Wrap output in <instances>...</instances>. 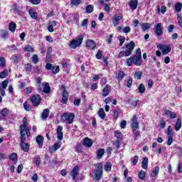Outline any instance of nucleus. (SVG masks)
Instances as JSON below:
<instances>
[{
    "label": "nucleus",
    "instance_id": "obj_11",
    "mask_svg": "<svg viewBox=\"0 0 182 182\" xmlns=\"http://www.w3.org/2000/svg\"><path fill=\"white\" fill-rule=\"evenodd\" d=\"M132 124L131 126L132 127V130L134 132H136L137 129H139V123L137 122V116L134 115L132 119Z\"/></svg>",
    "mask_w": 182,
    "mask_h": 182
},
{
    "label": "nucleus",
    "instance_id": "obj_13",
    "mask_svg": "<svg viewBox=\"0 0 182 182\" xmlns=\"http://www.w3.org/2000/svg\"><path fill=\"white\" fill-rule=\"evenodd\" d=\"M63 130V127L59 125L57 128V139L60 140V141L63 139V132H62Z\"/></svg>",
    "mask_w": 182,
    "mask_h": 182
},
{
    "label": "nucleus",
    "instance_id": "obj_48",
    "mask_svg": "<svg viewBox=\"0 0 182 182\" xmlns=\"http://www.w3.org/2000/svg\"><path fill=\"white\" fill-rule=\"evenodd\" d=\"M24 50L26 52H31L33 53L34 52V49L32 46H31L30 45H27L25 48H24Z\"/></svg>",
    "mask_w": 182,
    "mask_h": 182
},
{
    "label": "nucleus",
    "instance_id": "obj_20",
    "mask_svg": "<svg viewBox=\"0 0 182 182\" xmlns=\"http://www.w3.org/2000/svg\"><path fill=\"white\" fill-rule=\"evenodd\" d=\"M111 87L109 86V85H107L102 90V96L104 97H106L107 96H109V93L110 92Z\"/></svg>",
    "mask_w": 182,
    "mask_h": 182
},
{
    "label": "nucleus",
    "instance_id": "obj_8",
    "mask_svg": "<svg viewBox=\"0 0 182 182\" xmlns=\"http://www.w3.org/2000/svg\"><path fill=\"white\" fill-rule=\"evenodd\" d=\"M154 29L157 36H161V35H163V24L161 23H157L155 26Z\"/></svg>",
    "mask_w": 182,
    "mask_h": 182
},
{
    "label": "nucleus",
    "instance_id": "obj_5",
    "mask_svg": "<svg viewBox=\"0 0 182 182\" xmlns=\"http://www.w3.org/2000/svg\"><path fill=\"white\" fill-rule=\"evenodd\" d=\"M125 56H130L133 50H134V48L136 45L134 44V41H131L129 43L125 44Z\"/></svg>",
    "mask_w": 182,
    "mask_h": 182
},
{
    "label": "nucleus",
    "instance_id": "obj_32",
    "mask_svg": "<svg viewBox=\"0 0 182 182\" xmlns=\"http://www.w3.org/2000/svg\"><path fill=\"white\" fill-rule=\"evenodd\" d=\"M160 171V167L156 166L155 168L153 170L151 173V177H156V176H159V172Z\"/></svg>",
    "mask_w": 182,
    "mask_h": 182
},
{
    "label": "nucleus",
    "instance_id": "obj_2",
    "mask_svg": "<svg viewBox=\"0 0 182 182\" xmlns=\"http://www.w3.org/2000/svg\"><path fill=\"white\" fill-rule=\"evenodd\" d=\"M95 169L90 173V177L95 181H99L103 176V165L100 163H98L95 165Z\"/></svg>",
    "mask_w": 182,
    "mask_h": 182
},
{
    "label": "nucleus",
    "instance_id": "obj_15",
    "mask_svg": "<svg viewBox=\"0 0 182 182\" xmlns=\"http://www.w3.org/2000/svg\"><path fill=\"white\" fill-rule=\"evenodd\" d=\"M72 177H73V180H76V177H77V176H79V166H75L71 173H70Z\"/></svg>",
    "mask_w": 182,
    "mask_h": 182
},
{
    "label": "nucleus",
    "instance_id": "obj_12",
    "mask_svg": "<svg viewBox=\"0 0 182 182\" xmlns=\"http://www.w3.org/2000/svg\"><path fill=\"white\" fill-rule=\"evenodd\" d=\"M28 126H29V123L28 122V118L24 117L23 119V124L20 126V130H26L27 132H29V128H28Z\"/></svg>",
    "mask_w": 182,
    "mask_h": 182
},
{
    "label": "nucleus",
    "instance_id": "obj_39",
    "mask_svg": "<svg viewBox=\"0 0 182 182\" xmlns=\"http://www.w3.org/2000/svg\"><path fill=\"white\" fill-rule=\"evenodd\" d=\"M0 36L1 38H3V39H6V38H8V31L1 30L0 32Z\"/></svg>",
    "mask_w": 182,
    "mask_h": 182
},
{
    "label": "nucleus",
    "instance_id": "obj_34",
    "mask_svg": "<svg viewBox=\"0 0 182 182\" xmlns=\"http://www.w3.org/2000/svg\"><path fill=\"white\" fill-rule=\"evenodd\" d=\"M182 4L180 2H177L175 4V11L178 14L181 12Z\"/></svg>",
    "mask_w": 182,
    "mask_h": 182
},
{
    "label": "nucleus",
    "instance_id": "obj_21",
    "mask_svg": "<svg viewBox=\"0 0 182 182\" xmlns=\"http://www.w3.org/2000/svg\"><path fill=\"white\" fill-rule=\"evenodd\" d=\"M36 143L38 144L39 148L42 149L43 146V136L38 135L36 138Z\"/></svg>",
    "mask_w": 182,
    "mask_h": 182
},
{
    "label": "nucleus",
    "instance_id": "obj_31",
    "mask_svg": "<svg viewBox=\"0 0 182 182\" xmlns=\"http://www.w3.org/2000/svg\"><path fill=\"white\" fill-rule=\"evenodd\" d=\"M129 6L132 9H137V0H132L129 2Z\"/></svg>",
    "mask_w": 182,
    "mask_h": 182
},
{
    "label": "nucleus",
    "instance_id": "obj_52",
    "mask_svg": "<svg viewBox=\"0 0 182 182\" xmlns=\"http://www.w3.org/2000/svg\"><path fill=\"white\" fill-rule=\"evenodd\" d=\"M114 135L115 137H117V140H120L122 137V132L119 130L115 132Z\"/></svg>",
    "mask_w": 182,
    "mask_h": 182
},
{
    "label": "nucleus",
    "instance_id": "obj_9",
    "mask_svg": "<svg viewBox=\"0 0 182 182\" xmlns=\"http://www.w3.org/2000/svg\"><path fill=\"white\" fill-rule=\"evenodd\" d=\"M123 19V16L122 15H115L112 18V22L113 26H117L119 24L120 21Z\"/></svg>",
    "mask_w": 182,
    "mask_h": 182
},
{
    "label": "nucleus",
    "instance_id": "obj_60",
    "mask_svg": "<svg viewBox=\"0 0 182 182\" xmlns=\"http://www.w3.org/2000/svg\"><path fill=\"white\" fill-rule=\"evenodd\" d=\"M32 60H33V63H34V65H36V63H38L39 60L38 59V55H33L32 58Z\"/></svg>",
    "mask_w": 182,
    "mask_h": 182
},
{
    "label": "nucleus",
    "instance_id": "obj_35",
    "mask_svg": "<svg viewBox=\"0 0 182 182\" xmlns=\"http://www.w3.org/2000/svg\"><path fill=\"white\" fill-rule=\"evenodd\" d=\"M21 149L23 150V151H28L29 150V144L25 143V142H21Z\"/></svg>",
    "mask_w": 182,
    "mask_h": 182
},
{
    "label": "nucleus",
    "instance_id": "obj_49",
    "mask_svg": "<svg viewBox=\"0 0 182 182\" xmlns=\"http://www.w3.org/2000/svg\"><path fill=\"white\" fill-rule=\"evenodd\" d=\"M85 11L87 14H92L93 12V6L88 5L85 8Z\"/></svg>",
    "mask_w": 182,
    "mask_h": 182
},
{
    "label": "nucleus",
    "instance_id": "obj_24",
    "mask_svg": "<svg viewBox=\"0 0 182 182\" xmlns=\"http://www.w3.org/2000/svg\"><path fill=\"white\" fill-rule=\"evenodd\" d=\"M58 22L56 21H50L49 22V25L48 27V31L49 32H53V28L57 25Z\"/></svg>",
    "mask_w": 182,
    "mask_h": 182
},
{
    "label": "nucleus",
    "instance_id": "obj_4",
    "mask_svg": "<svg viewBox=\"0 0 182 182\" xmlns=\"http://www.w3.org/2000/svg\"><path fill=\"white\" fill-rule=\"evenodd\" d=\"M83 36H78L77 38L73 39L70 42L69 47L71 49H76V48H79L83 42Z\"/></svg>",
    "mask_w": 182,
    "mask_h": 182
},
{
    "label": "nucleus",
    "instance_id": "obj_23",
    "mask_svg": "<svg viewBox=\"0 0 182 182\" xmlns=\"http://www.w3.org/2000/svg\"><path fill=\"white\" fill-rule=\"evenodd\" d=\"M49 117V109H46L43 110L41 114L42 120H46Z\"/></svg>",
    "mask_w": 182,
    "mask_h": 182
},
{
    "label": "nucleus",
    "instance_id": "obj_6",
    "mask_svg": "<svg viewBox=\"0 0 182 182\" xmlns=\"http://www.w3.org/2000/svg\"><path fill=\"white\" fill-rule=\"evenodd\" d=\"M158 49H159L162 55H168L170 52H171V48L168 45H164V44H158L157 45Z\"/></svg>",
    "mask_w": 182,
    "mask_h": 182
},
{
    "label": "nucleus",
    "instance_id": "obj_33",
    "mask_svg": "<svg viewBox=\"0 0 182 182\" xmlns=\"http://www.w3.org/2000/svg\"><path fill=\"white\" fill-rule=\"evenodd\" d=\"M104 154H105V149H98L97 154V158L100 159L103 157Z\"/></svg>",
    "mask_w": 182,
    "mask_h": 182
},
{
    "label": "nucleus",
    "instance_id": "obj_42",
    "mask_svg": "<svg viewBox=\"0 0 182 182\" xmlns=\"http://www.w3.org/2000/svg\"><path fill=\"white\" fill-rule=\"evenodd\" d=\"M23 107L26 112H31V110H32V107H31V105L28 104V102L23 103Z\"/></svg>",
    "mask_w": 182,
    "mask_h": 182
},
{
    "label": "nucleus",
    "instance_id": "obj_29",
    "mask_svg": "<svg viewBox=\"0 0 182 182\" xmlns=\"http://www.w3.org/2000/svg\"><path fill=\"white\" fill-rule=\"evenodd\" d=\"M43 92L44 93H50V87L49 86V84L48 82H46L44 84V87L43 88Z\"/></svg>",
    "mask_w": 182,
    "mask_h": 182
},
{
    "label": "nucleus",
    "instance_id": "obj_61",
    "mask_svg": "<svg viewBox=\"0 0 182 182\" xmlns=\"http://www.w3.org/2000/svg\"><path fill=\"white\" fill-rule=\"evenodd\" d=\"M80 4V0H71V5L77 6Z\"/></svg>",
    "mask_w": 182,
    "mask_h": 182
},
{
    "label": "nucleus",
    "instance_id": "obj_14",
    "mask_svg": "<svg viewBox=\"0 0 182 182\" xmlns=\"http://www.w3.org/2000/svg\"><path fill=\"white\" fill-rule=\"evenodd\" d=\"M60 146H62V142L58 141L53 146H50L49 148L50 153H54V151H56V150L60 149Z\"/></svg>",
    "mask_w": 182,
    "mask_h": 182
},
{
    "label": "nucleus",
    "instance_id": "obj_40",
    "mask_svg": "<svg viewBox=\"0 0 182 182\" xmlns=\"http://www.w3.org/2000/svg\"><path fill=\"white\" fill-rule=\"evenodd\" d=\"M118 40L119 41V46H123V43H124L126 41V37L123 36H118Z\"/></svg>",
    "mask_w": 182,
    "mask_h": 182
},
{
    "label": "nucleus",
    "instance_id": "obj_45",
    "mask_svg": "<svg viewBox=\"0 0 182 182\" xmlns=\"http://www.w3.org/2000/svg\"><path fill=\"white\" fill-rule=\"evenodd\" d=\"M9 112V109H8V108H4V109H1V114L5 119V117H6V116H8Z\"/></svg>",
    "mask_w": 182,
    "mask_h": 182
},
{
    "label": "nucleus",
    "instance_id": "obj_64",
    "mask_svg": "<svg viewBox=\"0 0 182 182\" xmlns=\"http://www.w3.org/2000/svg\"><path fill=\"white\" fill-rule=\"evenodd\" d=\"M59 70H60L59 66L53 68V73H54V75H56V73H58L59 72Z\"/></svg>",
    "mask_w": 182,
    "mask_h": 182
},
{
    "label": "nucleus",
    "instance_id": "obj_38",
    "mask_svg": "<svg viewBox=\"0 0 182 182\" xmlns=\"http://www.w3.org/2000/svg\"><path fill=\"white\" fill-rule=\"evenodd\" d=\"M34 161L36 162V165L37 166V167H39L41 166V156H36L34 157Z\"/></svg>",
    "mask_w": 182,
    "mask_h": 182
},
{
    "label": "nucleus",
    "instance_id": "obj_16",
    "mask_svg": "<svg viewBox=\"0 0 182 182\" xmlns=\"http://www.w3.org/2000/svg\"><path fill=\"white\" fill-rule=\"evenodd\" d=\"M86 46L90 50H93L96 48V43L92 40H87L86 42Z\"/></svg>",
    "mask_w": 182,
    "mask_h": 182
},
{
    "label": "nucleus",
    "instance_id": "obj_3",
    "mask_svg": "<svg viewBox=\"0 0 182 182\" xmlns=\"http://www.w3.org/2000/svg\"><path fill=\"white\" fill-rule=\"evenodd\" d=\"M75 119V114L65 112L61 116V121L66 124H72Z\"/></svg>",
    "mask_w": 182,
    "mask_h": 182
},
{
    "label": "nucleus",
    "instance_id": "obj_50",
    "mask_svg": "<svg viewBox=\"0 0 182 182\" xmlns=\"http://www.w3.org/2000/svg\"><path fill=\"white\" fill-rule=\"evenodd\" d=\"M139 93H144L146 92V87L143 84H141L138 87Z\"/></svg>",
    "mask_w": 182,
    "mask_h": 182
},
{
    "label": "nucleus",
    "instance_id": "obj_51",
    "mask_svg": "<svg viewBox=\"0 0 182 182\" xmlns=\"http://www.w3.org/2000/svg\"><path fill=\"white\" fill-rule=\"evenodd\" d=\"M122 32L124 33H130V32H132V28H130V26H125L122 28Z\"/></svg>",
    "mask_w": 182,
    "mask_h": 182
},
{
    "label": "nucleus",
    "instance_id": "obj_44",
    "mask_svg": "<svg viewBox=\"0 0 182 182\" xmlns=\"http://www.w3.org/2000/svg\"><path fill=\"white\" fill-rule=\"evenodd\" d=\"M11 11H14L15 14H19V8L16 4H13Z\"/></svg>",
    "mask_w": 182,
    "mask_h": 182
},
{
    "label": "nucleus",
    "instance_id": "obj_55",
    "mask_svg": "<svg viewBox=\"0 0 182 182\" xmlns=\"http://www.w3.org/2000/svg\"><path fill=\"white\" fill-rule=\"evenodd\" d=\"M11 59L14 63H18V62H19V57L16 55H12Z\"/></svg>",
    "mask_w": 182,
    "mask_h": 182
},
{
    "label": "nucleus",
    "instance_id": "obj_41",
    "mask_svg": "<svg viewBox=\"0 0 182 182\" xmlns=\"http://www.w3.org/2000/svg\"><path fill=\"white\" fill-rule=\"evenodd\" d=\"M11 161H16L18 160V154L16 153H12L9 156Z\"/></svg>",
    "mask_w": 182,
    "mask_h": 182
},
{
    "label": "nucleus",
    "instance_id": "obj_63",
    "mask_svg": "<svg viewBox=\"0 0 182 182\" xmlns=\"http://www.w3.org/2000/svg\"><path fill=\"white\" fill-rule=\"evenodd\" d=\"M31 92H33V87H28L26 88V93L27 95H30Z\"/></svg>",
    "mask_w": 182,
    "mask_h": 182
},
{
    "label": "nucleus",
    "instance_id": "obj_27",
    "mask_svg": "<svg viewBox=\"0 0 182 182\" xmlns=\"http://www.w3.org/2000/svg\"><path fill=\"white\" fill-rule=\"evenodd\" d=\"M181 129V119L178 118L175 124V130L176 132H178Z\"/></svg>",
    "mask_w": 182,
    "mask_h": 182
},
{
    "label": "nucleus",
    "instance_id": "obj_18",
    "mask_svg": "<svg viewBox=\"0 0 182 182\" xmlns=\"http://www.w3.org/2000/svg\"><path fill=\"white\" fill-rule=\"evenodd\" d=\"M165 114L166 116L169 117L170 119H176V117H177V114H176V112L168 109L165 110Z\"/></svg>",
    "mask_w": 182,
    "mask_h": 182
},
{
    "label": "nucleus",
    "instance_id": "obj_43",
    "mask_svg": "<svg viewBox=\"0 0 182 182\" xmlns=\"http://www.w3.org/2000/svg\"><path fill=\"white\" fill-rule=\"evenodd\" d=\"M105 170L106 171H112V163L107 162L105 165Z\"/></svg>",
    "mask_w": 182,
    "mask_h": 182
},
{
    "label": "nucleus",
    "instance_id": "obj_10",
    "mask_svg": "<svg viewBox=\"0 0 182 182\" xmlns=\"http://www.w3.org/2000/svg\"><path fill=\"white\" fill-rule=\"evenodd\" d=\"M8 83H9V81L8 80H6L0 83V92L1 96H5V90L6 89V87H8Z\"/></svg>",
    "mask_w": 182,
    "mask_h": 182
},
{
    "label": "nucleus",
    "instance_id": "obj_56",
    "mask_svg": "<svg viewBox=\"0 0 182 182\" xmlns=\"http://www.w3.org/2000/svg\"><path fill=\"white\" fill-rule=\"evenodd\" d=\"M139 177L140 180H144V177H146V172L144 171H141L139 172Z\"/></svg>",
    "mask_w": 182,
    "mask_h": 182
},
{
    "label": "nucleus",
    "instance_id": "obj_36",
    "mask_svg": "<svg viewBox=\"0 0 182 182\" xmlns=\"http://www.w3.org/2000/svg\"><path fill=\"white\" fill-rule=\"evenodd\" d=\"M98 116L100 117V119H105V117H106V113L105 112V109L101 108L98 111Z\"/></svg>",
    "mask_w": 182,
    "mask_h": 182
},
{
    "label": "nucleus",
    "instance_id": "obj_30",
    "mask_svg": "<svg viewBox=\"0 0 182 182\" xmlns=\"http://www.w3.org/2000/svg\"><path fill=\"white\" fill-rule=\"evenodd\" d=\"M124 76H125L124 72L119 71L116 75V77H117V80L120 81V80H123V77H124Z\"/></svg>",
    "mask_w": 182,
    "mask_h": 182
},
{
    "label": "nucleus",
    "instance_id": "obj_26",
    "mask_svg": "<svg viewBox=\"0 0 182 182\" xmlns=\"http://www.w3.org/2000/svg\"><path fill=\"white\" fill-rule=\"evenodd\" d=\"M141 29L144 32H146L148 29H150L151 28V24L149 23H144L141 25Z\"/></svg>",
    "mask_w": 182,
    "mask_h": 182
},
{
    "label": "nucleus",
    "instance_id": "obj_53",
    "mask_svg": "<svg viewBox=\"0 0 182 182\" xmlns=\"http://www.w3.org/2000/svg\"><path fill=\"white\" fill-rule=\"evenodd\" d=\"M143 75V72L141 71H138L135 73V77L138 79V80H140L141 79V76Z\"/></svg>",
    "mask_w": 182,
    "mask_h": 182
},
{
    "label": "nucleus",
    "instance_id": "obj_19",
    "mask_svg": "<svg viewBox=\"0 0 182 182\" xmlns=\"http://www.w3.org/2000/svg\"><path fill=\"white\" fill-rule=\"evenodd\" d=\"M29 131H26L21 129L20 134H21V143H25V141L26 140V134H28Z\"/></svg>",
    "mask_w": 182,
    "mask_h": 182
},
{
    "label": "nucleus",
    "instance_id": "obj_59",
    "mask_svg": "<svg viewBox=\"0 0 182 182\" xmlns=\"http://www.w3.org/2000/svg\"><path fill=\"white\" fill-rule=\"evenodd\" d=\"M104 11H105V12H110V6H109V4L105 3L104 4Z\"/></svg>",
    "mask_w": 182,
    "mask_h": 182
},
{
    "label": "nucleus",
    "instance_id": "obj_25",
    "mask_svg": "<svg viewBox=\"0 0 182 182\" xmlns=\"http://www.w3.org/2000/svg\"><path fill=\"white\" fill-rule=\"evenodd\" d=\"M148 166H149V159L147 157H145L142 161L141 167L144 170H147Z\"/></svg>",
    "mask_w": 182,
    "mask_h": 182
},
{
    "label": "nucleus",
    "instance_id": "obj_54",
    "mask_svg": "<svg viewBox=\"0 0 182 182\" xmlns=\"http://www.w3.org/2000/svg\"><path fill=\"white\" fill-rule=\"evenodd\" d=\"M102 56H103V51H102V50H98L95 58H97V59H102Z\"/></svg>",
    "mask_w": 182,
    "mask_h": 182
},
{
    "label": "nucleus",
    "instance_id": "obj_22",
    "mask_svg": "<svg viewBox=\"0 0 182 182\" xmlns=\"http://www.w3.org/2000/svg\"><path fill=\"white\" fill-rule=\"evenodd\" d=\"M28 14L32 19H38V14L35 11V10H33V9H30Z\"/></svg>",
    "mask_w": 182,
    "mask_h": 182
},
{
    "label": "nucleus",
    "instance_id": "obj_46",
    "mask_svg": "<svg viewBox=\"0 0 182 182\" xmlns=\"http://www.w3.org/2000/svg\"><path fill=\"white\" fill-rule=\"evenodd\" d=\"M24 69L26 70L28 73H31L32 72V65L28 63L25 65Z\"/></svg>",
    "mask_w": 182,
    "mask_h": 182
},
{
    "label": "nucleus",
    "instance_id": "obj_28",
    "mask_svg": "<svg viewBox=\"0 0 182 182\" xmlns=\"http://www.w3.org/2000/svg\"><path fill=\"white\" fill-rule=\"evenodd\" d=\"M61 89L63 90V92H62L63 97L69 98V92H68V91L66 90V87H65V85H62Z\"/></svg>",
    "mask_w": 182,
    "mask_h": 182
},
{
    "label": "nucleus",
    "instance_id": "obj_58",
    "mask_svg": "<svg viewBox=\"0 0 182 182\" xmlns=\"http://www.w3.org/2000/svg\"><path fill=\"white\" fill-rule=\"evenodd\" d=\"M171 143H173V135H168L167 145L171 146Z\"/></svg>",
    "mask_w": 182,
    "mask_h": 182
},
{
    "label": "nucleus",
    "instance_id": "obj_62",
    "mask_svg": "<svg viewBox=\"0 0 182 182\" xmlns=\"http://www.w3.org/2000/svg\"><path fill=\"white\" fill-rule=\"evenodd\" d=\"M0 66L5 68V58L4 57L0 58Z\"/></svg>",
    "mask_w": 182,
    "mask_h": 182
},
{
    "label": "nucleus",
    "instance_id": "obj_7",
    "mask_svg": "<svg viewBox=\"0 0 182 182\" xmlns=\"http://www.w3.org/2000/svg\"><path fill=\"white\" fill-rule=\"evenodd\" d=\"M31 100L33 106L34 107L39 106V105L41 104V95H33L31 97Z\"/></svg>",
    "mask_w": 182,
    "mask_h": 182
},
{
    "label": "nucleus",
    "instance_id": "obj_57",
    "mask_svg": "<svg viewBox=\"0 0 182 182\" xmlns=\"http://www.w3.org/2000/svg\"><path fill=\"white\" fill-rule=\"evenodd\" d=\"M177 20L178 22V25L181 28H182V18L181 14L177 15Z\"/></svg>",
    "mask_w": 182,
    "mask_h": 182
},
{
    "label": "nucleus",
    "instance_id": "obj_17",
    "mask_svg": "<svg viewBox=\"0 0 182 182\" xmlns=\"http://www.w3.org/2000/svg\"><path fill=\"white\" fill-rule=\"evenodd\" d=\"M82 144L85 146V147H92V146H93V141L89 138H85L82 142Z\"/></svg>",
    "mask_w": 182,
    "mask_h": 182
},
{
    "label": "nucleus",
    "instance_id": "obj_37",
    "mask_svg": "<svg viewBox=\"0 0 182 182\" xmlns=\"http://www.w3.org/2000/svg\"><path fill=\"white\" fill-rule=\"evenodd\" d=\"M9 29L11 32H15L16 30V24L14 22L10 23Z\"/></svg>",
    "mask_w": 182,
    "mask_h": 182
},
{
    "label": "nucleus",
    "instance_id": "obj_47",
    "mask_svg": "<svg viewBox=\"0 0 182 182\" xmlns=\"http://www.w3.org/2000/svg\"><path fill=\"white\" fill-rule=\"evenodd\" d=\"M8 76V70L5 69L3 72L0 73V79H4Z\"/></svg>",
    "mask_w": 182,
    "mask_h": 182
},
{
    "label": "nucleus",
    "instance_id": "obj_1",
    "mask_svg": "<svg viewBox=\"0 0 182 182\" xmlns=\"http://www.w3.org/2000/svg\"><path fill=\"white\" fill-rule=\"evenodd\" d=\"M127 66H132L135 65L136 66H140L141 65V50L138 48L136 50V54L134 56H132L126 60Z\"/></svg>",
    "mask_w": 182,
    "mask_h": 182
}]
</instances>
